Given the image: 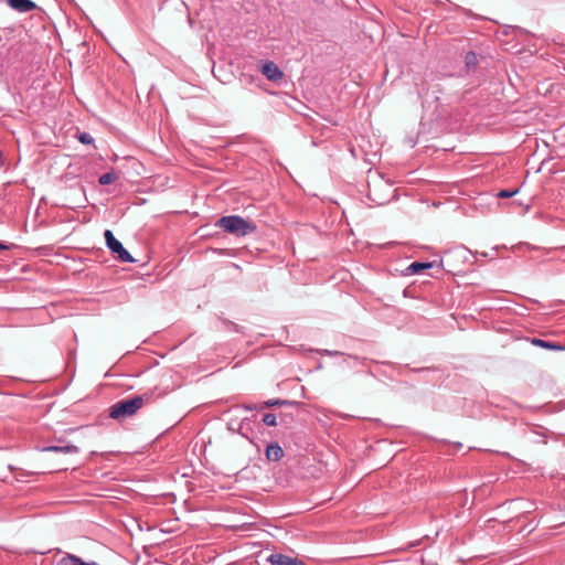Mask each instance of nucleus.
Segmentation results:
<instances>
[{"mask_svg": "<svg viewBox=\"0 0 565 565\" xmlns=\"http://www.w3.org/2000/svg\"><path fill=\"white\" fill-rule=\"evenodd\" d=\"M215 225L237 237L246 236L257 230V226L253 222H249L239 215L222 216L217 220Z\"/></svg>", "mask_w": 565, "mask_h": 565, "instance_id": "1", "label": "nucleus"}, {"mask_svg": "<svg viewBox=\"0 0 565 565\" xmlns=\"http://www.w3.org/2000/svg\"><path fill=\"white\" fill-rule=\"evenodd\" d=\"M145 405L143 396H134L130 398H124L109 408V417L115 420H122L134 416Z\"/></svg>", "mask_w": 565, "mask_h": 565, "instance_id": "2", "label": "nucleus"}, {"mask_svg": "<svg viewBox=\"0 0 565 565\" xmlns=\"http://www.w3.org/2000/svg\"><path fill=\"white\" fill-rule=\"evenodd\" d=\"M259 412L258 405H237L224 412L221 420L226 424L232 422H239V424L257 423Z\"/></svg>", "mask_w": 565, "mask_h": 565, "instance_id": "3", "label": "nucleus"}, {"mask_svg": "<svg viewBox=\"0 0 565 565\" xmlns=\"http://www.w3.org/2000/svg\"><path fill=\"white\" fill-rule=\"evenodd\" d=\"M391 193V184L383 180L374 181L373 184L369 183V198L377 205L386 203Z\"/></svg>", "mask_w": 565, "mask_h": 565, "instance_id": "4", "label": "nucleus"}, {"mask_svg": "<svg viewBox=\"0 0 565 565\" xmlns=\"http://www.w3.org/2000/svg\"><path fill=\"white\" fill-rule=\"evenodd\" d=\"M104 237L106 242V246L110 249L113 254H116L118 259L124 263H134V257L129 254V252L122 246V244L115 237L114 233L110 230H106L104 232Z\"/></svg>", "mask_w": 565, "mask_h": 565, "instance_id": "5", "label": "nucleus"}, {"mask_svg": "<svg viewBox=\"0 0 565 565\" xmlns=\"http://www.w3.org/2000/svg\"><path fill=\"white\" fill-rule=\"evenodd\" d=\"M267 562L270 565H306L302 561L281 553L270 554L267 557Z\"/></svg>", "mask_w": 565, "mask_h": 565, "instance_id": "6", "label": "nucleus"}, {"mask_svg": "<svg viewBox=\"0 0 565 565\" xmlns=\"http://www.w3.org/2000/svg\"><path fill=\"white\" fill-rule=\"evenodd\" d=\"M262 73L263 75L271 82H278L282 78L284 73L279 70V67L271 61L266 62L262 66Z\"/></svg>", "mask_w": 565, "mask_h": 565, "instance_id": "7", "label": "nucleus"}, {"mask_svg": "<svg viewBox=\"0 0 565 565\" xmlns=\"http://www.w3.org/2000/svg\"><path fill=\"white\" fill-rule=\"evenodd\" d=\"M8 4L20 13H26L35 9L36 4L31 0H7Z\"/></svg>", "mask_w": 565, "mask_h": 565, "instance_id": "8", "label": "nucleus"}, {"mask_svg": "<svg viewBox=\"0 0 565 565\" xmlns=\"http://www.w3.org/2000/svg\"><path fill=\"white\" fill-rule=\"evenodd\" d=\"M265 456L268 461H279L284 457V450L277 443L267 445Z\"/></svg>", "mask_w": 565, "mask_h": 565, "instance_id": "9", "label": "nucleus"}, {"mask_svg": "<svg viewBox=\"0 0 565 565\" xmlns=\"http://www.w3.org/2000/svg\"><path fill=\"white\" fill-rule=\"evenodd\" d=\"M434 266H435L434 262H426V263L414 262L407 267V273L411 275H417V274H420L425 269L433 268Z\"/></svg>", "mask_w": 565, "mask_h": 565, "instance_id": "10", "label": "nucleus"}, {"mask_svg": "<svg viewBox=\"0 0 565 565\" xmlns=\"http://www.w3.org/2000/svg\"><path fill=\"white\" fill-rule=\"evenodd\" d=\"M465 64L468 71L475 70L478 64V56L475 52L470 51L465 56Z\"/></svg>", "mask_w": 565, "mask_h": 565, "instance_id": "11", "label": "nucleus"}, {"mask_svg": "<svg viewBox=\"0 0 565 565\" xmlns=\"http://www.w3.org/2000/svg\"><path fill=\"white\" fill-rule=\"evenodd\" d=\"M532 343L536 347H541V348H544V349H550V350H561L562 347L555 344V343H552V342H547L545 340H542V339H537V338H534L532 340Z\"/></svg>", "mask_w": 565, "mask_h": 565, "instance_id": "12", "label": "nucleus"}, {"mask_svg": "<svg viewBox=\"0 0 565 565\" xmlns=\"http://www.w3.org/2000/svg\"><path fill=\"white\" fill-rule=\"evenodd\" d=\"M116 179L117 174L115 172H106L99 177L98 182L102 185H108L115 182Z\"/></svg>", "mask_w": 565, "mask_h": 565, "instance_id": "13", "label": "nucleus"}, {"mask_svg": "<svg viewBox=\"0 0 565 565\" xmlns=\"http://www.w3.org/2000/svg\"><path fill=\"white\" fill-rule=\"evenodd\" d=\"M76 137L84 145H93L94 142V138L88 132L78 131Z\"/></svg>", "mask_w": 565, "mask_h": 565, "instance_id": "14", "label": "nucleus"}, {"mask_svg": "<svg viewBox=\"0 0 565 565\" xmlns=\"http://www.w3.org/2000/svg\"><path fill=\"white\" fill-rule=\"evenodd\" d=\"M260 424H277V417L273 413H265L260 418Z\"/></svg>", "mask_w": 565, "mask_h": 565, "instance_id": "15", "label": "nucleus"}, {"mask_svg": "<svg viewBox=\"0 0 565 565\" xmlns=\"http://www.w3.org/2000/svg\"><path fill=\"white\" fill-rule=\"evenodd\" d=\"M286 403H287L286 401H280V399H269V401L258 405V407H259V411H264L267 407H270L274 405H281V404H286Z\"/></svg>", "mask_w": 565, "mask_h": 565, "instance_id": "16", "label": "nucleus"}, {"mask_svg": "<svg viewBox=\"0 0 565 565\" xmlns=\"http://www.w3.org/2000/svg\"><path fill=\"white\" fill-rule=\"evenodd\" d=\"M73 565H100L99 563L93 561V562H85L79 556H76L73 554Z\"/></svg>", "mask_w": 565, "mask_h": 565, "instance_id": "17", "label": "nucleus"}, {"mask_svg": "<svg viewBox=\"0 0 565 565\" xmlns=\"http://www.w3.org/2000/svg\"><path fill=\"white\" fill-rule=\"evenodd\" d=\"M519 192L518 189L515 190H501L499 193H498V196L499 198H502V199H505V198H512L513 195H515L516 193Z\"/></svg>", "mask_w": 565, "mask_h": 565, "instance_id": "18", "label": "nucleus"}, {"mask_svg": "<svg viewBox=\"0 0 565 565\" xmlns=\"http://www.w3.org/2000/svg\"><path fill=\"white\" fill-rule=\"evenodd\" d=\"M44 450H55V451L68 452L71 450V446H68V445L62 446V447L51 446V447L44 448Z\"/></svg>", "mask_w": 565, "mask_h": 565, "instance_id": "19", "label": "nucleus"}, {"mask_svg": "<svg viewBox=\"0 0 565 565\" xmlns=\"http://www.w3.org/2000/svg\"><path fill=\"white\" fill-rule=\"evenodd\" d=\"M322 353L326 355H329V356H335V355L341 354L339 351H329V350H323Z\"/></svg>", "mask_w": 565, "mask_h": 565, "instance_id": "20", "label": "nucleus"}, {"mask_svg": "<svg viewBox=\"0 0 565 565\" xmlns=\"http://www.w3.org/2000/svg\"><path fill=\"white\" fill-rule=\"evenodd\" d=\"M7 249H9V245H7L6 243L0 242V250H7Z\"/></svg>", "mask_w": 565, "mask_h": 565, "instance_id": "21", "label": "nucleus"}, {"mask_svg": "<svg viewBox=\"0 0 565 565\" xmlns=\"http://www.w3.org/2000/svg\"><path fill=\"white\" fill-rule=\"evenodd\" d=\"M338 417L341 419H349V416H347V415H339Z\"/></svg>", "mask_w": 565, "mask_h": 565, "instance_id": "22", "label": "nucleus"}, {"mask_svg": "<svg viewBox=\"0 0 565 565\" xmlns=\"http://www.w3.org/2000/svg\"><path fill=\"white\" fill-rule=\"evenodd\" d=\"M327 418H328L329 420H333V419H334V418H333V417H331V416H327Z\"/></svg>", "mask_w": 565, "mask_h": 565, "instance_id": "23", "label": "nucleus"}, {"mask_svg": "<svg viewBox=\"0 0 565 565\" xmlns=\"http://www.w3.org/2000/svg\"><path fill=\"white\" fill-rule=\"evenodd\" d=\"M73 452L77 450L75 446H72Z\"/></svg>", "mask_w": 565, "mask_h": 565, "instance_id": "24", "label": "nucleus"}]
</instances>
